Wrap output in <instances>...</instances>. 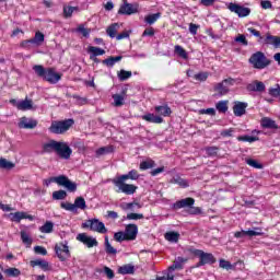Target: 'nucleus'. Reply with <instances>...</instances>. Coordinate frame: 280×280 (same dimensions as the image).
Returning <instances> with one entry per match:
<instances>
[{"label":"nucleus","instance_id":"69168bd1","mask_svg":"<svg viewBox=\"0 0 280 280\" xmlns=\"http://www.w3.org/2000/svg\"><path fill=\"white\" fill-rule=\"evenodd\" d=\"M188 213L189 215H200V213H202V209H200V207L191 206L190 208H188Z\"/></svg>","mask_w":280,"mask_h":280},{"label":"nucleus","instance_id":"aec40b11","mask_svg":"<svg viewBox=\"0 0 280 280\" xmlns=\"http://www.w3.org/2000/svg\"><path fill=\"white\" fill-rule=\"evenodd\" d=\"M187 261H189L188 258L178 256L177 258H175L173 264L168 267V272H174V270H183Z\"/></svg>","mask_w":280,"mask_h":280},{"label":"nucleus","instance_id":"a211bd4d","mask_svg":"<svg viewBox=\"0 0 280 280\" xmlns=\"http://www.w3.org/2000/svg\"><path fill=\"white\" fill-rule=\"evenodd\" d=\"M8 218L11 220V222H21V220H34V217L31 214H27V212L18 211V212H11L8 214Z\"/></svg>","mask_w":280,"mask_h":280},{"label":"nucleus","instance_id":"4c0bfd02","mask_svg":"<svg viewBox=\"0 0 280 280\" xmlns=\"http://www.w3.org/2000/svg\"><path fill=\"white\" fill-rule=\"evenodd\" d=\"M174 52L179 56V58H183L184 60H187V58H189V55L187 54V50H185V48H183V46L180 45H176L174 47Z\"/></svg>","mask_w":280,"mask_h":280},{"label":"nucleus","instance_id":"39448f33","mask_svg":"<svg viewBox=\"0 0 280 280\" xmlns=\"http://www.w3.org/2000/svg\"><path fill=\"white\" fill-rule=\"evenodd\" d=\"M82 229H90V231L101 233L102 235L108 233V230L106 229L104 222L98 221L97 219H90L86 222L82 223Z\"/></svg>","mask_w":280,"mask_h":280},{"label":"nucleus","instance_id":"ea45409f","mask_svg":"<svg viewBox=\"0 0 280 280\" xmlns=\"http://www.w3.org/2000/svg\"><path fill=\"white\" fill-rule=\"evenodd\" d=\"M114 152L113 145L101 147L96 150V156H104V154H110Z\"/></svg>","mask_w":280,"mask_h":280},{"label":"nucleus","instance_id":"c756f323","mask_svg":"<svg viewBox=\"0 0 280 280\" xmlns=\"http://www.w3.org/2000/svg\"><path fill=\"white\" fill-rule=\"evenodd\" d=\"M118 275H135V267L132 264H127L118 268Z\"/></svg>","mask_w":280,"mask_h":280},{"label":"nucleus","instance_id":"2eb2a0df","mask_svg":"<svg viewBox=\"0 0 280 280\" xmlns=\"http://www.w3.org/2000/svg\"><path fill=\"white\" fill-rule=\"evenodd\" d=\"M137 235H139V226H137V224L129 223L125 226V236L128 242H135Z\"/></svg>","mask_w":280,"mask_h":280},{"label":"nucleus","instance_id":"6e6552de","mask_svg":"<svg viewBox=\"0 0 280 280\" xmlns=\"http://www.w3.org/2000/svg\"><path fill=\"white\" fill-rule=\"evenodd\" d=\"M56 154L57 156H59V159H62L63 161H69V159H71V154H73V149L69 147V143L65 141H59Z\"/></svg>","mask_w":280,"mask_h":280},{"label":"nucleus","instance_id":"2f4dec72","mask_svg":"<svg viewBox=\"0 0 280 280\" xmlns=\"http://www.w3.org/2000/svg\"><path fill=\"white\" fill-rule=\"evenodd\" d=\"M213 89H214V92L221 96L226 95V93H229V88L223 82L214 84Z\"/></svg>","mask_w":280,"mask_h":280},{"label":"nucleus","instance_id":"9d476101","mask_svg":"<svg viewBox=\"0 0 280 280\" xmlns=\"http://www.w3.org/2000/svg\"><path fill=\"white\" fill-rule=\"evenodd\" d=\"M10 104L18 108V110H33L34 109V101L30 98H25L23 101H16V98L10 100Z\"/></svg>","mask_w":280,"mask_h":280},{"label":"nucleus","instance_id":"603ef678","mask_svg":"<svg viewBox=\"0 0 280 280\" xmlns=\"http://www.w3.org/2000/svg\"><path fill=\"white\" fill-rule=\"evenodd\" d=\"M112 97L114 100V106L116 107L124 106V95L114 94Z\"/></svg>","mask_w":280,"mask_h":280},{"label":"nucleus","instance_id":"72a5a7b5","mask_svg":"<svg viewBox=\"0 0 280 280\" xmlns=\"http://www.w3.org/2000/svg\"><path fill=\"white\" fill-rule=\"evenodd\" d=\"M215 108L219 113L226 114L229 112V101H219Z\"/></svg>","mask_w":280,"mask_h":280},{"label":"nucleus","instance_id":"49530a36","mask_svg":"<svg viewBox=\"0 0 280 280\" xmlns=\"http://www.w3.org/2000/svg\"><path fill=\"white\" fill-rule=\"evenodd\" d=\"M245 163L249 165V167H254V170H264V164L258 163L257 160L246 159Z\"/></svg>","mask_w":280,"mask_h":280},{"label":"nucleus","instance_id":"09e8293b","mask_svg":"<svg viewBox=\"0 0 280 280\" xmlns=\"http://www.w3.org/2000/svg\"><path fill=\"white\" fill-rule=\"evenodd\" d=\"M14 167H16V164H14V162L8 161L4 158L1 159L2 170H14Z\"/></svg>","mask_w":280,"mask_h":280},{"label":"nucleus","instance_id":"bb28decb","mask_svg":"<svg viewBox=\"0 0 280 280\" xmlns=\"http://www.w3.org/2000/svg\"><path fill=\"white\" fill-rule=\"evenodd\" d=\"M140 174L138 170H131L125 175H120L118 178L121 180H139Z\"/></svg>","mask_w":280,"mask_h":280},{"label":"nucleus","instance_id":"c9c22d12","mask_svg":"<svg viewBox=\"0 0 280 280\" xmlns=\"http://www.w3.org/2000/svg\"><path fill=\"white\" fill-rule=\"evenodd\" d=\"M31 39H33V43H35L36 47H40V45L45 43V34H43L40 31H37L35 33L34 38H31Z\"/></svg>","mask_w":280,"mask_h":280},{"label":"nucleus","instance_id":"9b49d317","mask_svg":"<svg viewBox=\"0 0 280 280\" xmlns=\"http://www.w3.org/2000/svg\"><path fill=\"white\" fill-rule=\"evenodd\" d=\"M228 10H230V12H234L241 19H244L245 16H248L250 14V9L233 2L229 4Z\"/></svg>","mask_w":280,"mask_h":280},{"label":"nucleus","instance_id":"4be33fe9","mask_svg":"<svg viewBox=\"0 0 280 280\" xmlns=\"http://www.w3.org/2000/svg\"><path fill=\"white\" fill-rule=\"evenodd\" d=\"M60 141L57 140H49L48 142L44 143L42 145V151L44 154H51V152H57L58 150V144Z\"/></svg>","mask_w":280,"mask_h":280},{"label":"nucleus","instance_id":"a878e982","mask_svg":"<svg viewBox=\"0 0 280 280\" xmlns=\"http://www.w3.org/2000/svg\"><path fill=\"white\" fill-rule=\"evenodd\" d=\"M154 110L162 117H170L172 115V108L167 105H158L154 107Z\"/></svg>","mask_w":280,"mask_h":280},{"label":"nucleus","instance_id":"0e129e2a","mask_svg":"<svg viewBox=\"0 0 280 280\" xmlns=\"http://www.w3.org/2000/svg\"><path fill=\"white\" fill-rule=\"evenodd\" d=\"M61 209H65L66 211H75V206L74 203L71 202H61L60 203Z\"/></svg>","mask_w":280,"mask_h":280},{"label":"nucleus","instance_id":"412c9836","mask_svg":"<svg viewBox=\"0 0 280 280\" xmlns=\"http://www.w3.org/2000/svg\"><path fill=\"white\" fill-rule=\"evenodd\" d=\"M246 108H248V103L236 101L233 106V114L235 117H243L246 115Z\"/></svg>","mask_w":280,"mask_h":280},{"label":"nucleus","instance_id":"c03bdc74","mask_svg":"<svg viewBox=\"0 0 280 280\" xmlns=\"http://www.w3.org/2000/svg\"><path fill=\"white\" fill-rule=\"evenodd\" d=\"M117 27H119V24L117 23H114L107 27L106 32L109 38L117 37Z\"/></svg>","mask_w":280,"mask_h":280},{"label":"nucleus","instance_id":"20e7f679","mask_svg":"<svg viewBox=\"0 0 280 280\" xmlns=\"http://www.w3.org/2000/svg\"><path fill=\"white\" fill-rule=\"evenodd\" d=\"M249 63L253 66L254 69H266V67H270L272 60L266 57V54L262 51L254 52L249 58Z\"/></svg>","mask_w":280,"mask_h":280},{"label":"nucleus","instance_id":"6ab92c4d","mask_svg":"<svg viewBox=\"0 0 280 280\" xmlns=\"http://www.w3.org/2000/svg\"><path fill=\"white\" fill-rule=\"evenodd\" d=\"M279 43H280V36H276L270 33H267L265 37H262V44L270 45L271 47H275V49H279Z\"/></svg>","mask_w":280,"mask_h":280},{"label":"nucleus","instance_id":"a18cd8bd","mask_svg":"<svg viewBox=\"0 0 280 280\" xmlns=\"http://www.w3.org/2000/svg\"><path fill=\"white\" fill-rule=\"evenodd\" d=\"M105 252L107 255H117V249L108 242V236H105Z\"/></svg>","mask_w":280,"mask_h":280},{"label":"nucleus","instance_id":"338daca9","mask_svg":"<svg viewBox=\"0 0 280 280\" xmlns=\"http://www.w3.org/2000/svg\"><path fill=\"white\" fill-rule=\"evenodd\" d=\"M199 115H211V117H215V108L210 107L207 109H200Z\"/></svg>","mask_w":280,"mask_h":280},{"label":"nucleus","instance_id":"e2e57ef3","mask_svg":"<svg viewBox=\"0 0 280 280\" xmlns=\"http://www.w3.org/2000/svg\"><path fill=\"white\" fill-rule=\"evenodd\" d=\"M143 213L131 212L127 214L126 220H143Z\"/></svg>","mask_w":280,"mask_h":280},{"label":"nucleus","instance_id":"7c9ffc66","mask_svg":"<svg viewBox=\"0 0 280 280\" xmlns=\"http://www.w3.org/2000/svg\"><path fill=\"white\" fill-rule=\"evenodd\" d=\"M153 167H156L154 160L142 161L139 165L140 172H145V170H152Z\"/></svg>","mask_w":280,"mask_h":280},{"label":"nucleus","instance_id":"393cba45","mask_svg":"<svg viewBox=\"0 0 280 280\" xmlns=\"http://www.w3.org/2000/svg\"><path fill=\"white\" fill-rule=\"evenodd\" d=\"M141 119H143V121H148L149 124H163V117L150 113L142 115Z\"/></svg>","mask_w":280,"mask_h":280},{"label":"nucleus","instance_id":"f8f14e48","mask_svg":"<svg viewBox=\"0 0 280 280\" xmlns=\"http://www.w3.org/2000/svg\"><path fill=\"white\" fill-rule=\"evenodd\" d=\"M77 242H81V244H84V246L89 248H93L100 244L97 243V238H93L92 236L86 235V233H79L77 235Z\"/></svg>","mask_w":280,"mask_h":280},{"label":"nucleus","instance_id":"4d7b16f0","mask_svg":"<svg viewBox=\"0 0 280 280\" xmlns=\"http://www.w3.org/2000/svg\"><path fill=\"white\" fill-rule=\"evenodd\" d=\"M34 45H36V44L31 38V39L22 40L21 44H20V47H22L23 49H32V47H34Z\"/></svg>","mask_w":280,"mask_h":280},{"label":"nucleus","instance_id":"1a4fd4ad","mask_svg":"<svg viewBox=\"0 0 280 280\" xmlns=\"http://www.w3.org/2000/svg\"><path fill=\"white\" fill-rule=\"evenodd\" d=\"M139 12V3H129V2H124L119 10L118 14L120 15H126V16H132V14H138Z\"/></svg>","mask_w":280,"mask_h":280},{"label":"nucleus","instance_id":"8fccbe9b","mask_svg":"<svg viewBox=\"0 0 280 280\" xmlns=\"http://www.w3.org/2000/svg\"><path fill=\"white\" fill-rule=\"evenodd\" d=\"M67 198V191L66 190H56L52 192V200H65Z\"/></svg>","mask_w":280,"mask_h":280},{"label":"nucleus","instance_id":"7ed1b4c3","mask_svg":"<svg viewBox=\"0 0 280 280\" xmlns=\"http://www.w3.org/2000/svg\"><path fill=\"white\" fill-rule=\"evenodd\" d=\"M73 124H75V120H73V118H68L65 120H55L51 122L49 131L52 135H65V132H68V130L71 129Z\"/></svg>","mask_w":280,"mask_h":280},{"label":"nucleus","instance_id":"a19ab883","mask_svg":"<svg viewBox=\"0 0 280 280\" xmlns=\"http://www.w3.org/2000/svg\"><path fill=\"white\" fill-rule=\"evenodd\" d=\"M74 209H81V211L86 209V200H84V197H77L74 199Z\"/></svg>","mask_w":280,"mask_h":280},{"label":"nucleus","instance_id":"b1692460","mask_svg":"<svg viewBox=\"0 0 280 280\" xmlns=\"http://www.w3.org/2000/svg\"><path fill=\"white\" fill-rule=\"evenodd\" d=\"M171 185H178L182 187V189H187L189 187V182L179 175L174 176L173 178L170 179Z\"/></svg>","mask_w":280,"mask_h":280},{"label":"nucleus","instance_id":"f257e3e1","mask_svg":"<svg viewBox=\"0 0 280 280\" xmlns=\"http://www.w3.org/2000/svg\"><path fill=\"white\" fill-rule=\"evenodd\" d=\"M33 71L37 78H43L49 84H58L62 80V73L56 72L55 68H44L40 65H35Z\"/></svg>","mask_w":280,"mask_h":280},{"label":"nucleus","instance_id":"ddd939ff","mask_svg":"<svg viewBox=\"0 0 280 280\" xmlns=\"http://www.w3.org/2000/svg\"><path fill=\"white\" fill-rule=\"evenodd\" d=\"M59 187H65L70 192L78 191V184L75 182H71L68 176L60 175L59 177Z\"/></svg>","mask_w":280,"mask_h":280},{"label":"nucleus","instance_id":"423d86ee","mask_svg":"<svg viewBox=\"0 0 280 280\" xmlns=\"http://www.w3.org/2000/svg\"><path fill=\"white\" fill-rule=\"evenodd\" d=\"M55 253L59 261H67L71 257V252L69 250V242L65 241L57 243L55 245Z\"/></svg>","mask_w":280,"mask_h":280},{"label":"nucleus","instance_id":"cd10ccee","mask_svg":"<svg viewBox=\"0 0 280 280\" xmlns=\"http://www.w3.org/2000/svg\"><path fill=\"white\" fill-rule=\"evenodd\" d=\"M88 54H90V58H97V56H104V54H106V50H104V48L90 46L88 48Z\"/></svg>","mask_w":280,"mask_h":280},{"label":"nucleus","instance_id":"e433bc0d","mask_svg":"<svg viewBox=\"0 0 280 280\" xmlns=\"http://www.w3.org/2000/svg\"><path fill=\"white\" fill-rule=\"evenodd\" d=\"M3 272L5 277H13V278L21 277V270L15 267H10L8 269H4Z\"/></svg>","mask_w":280,"mask_h":280},{"label":"nucleus","instance_id":"c85d7f7f","mask_svg":"<svg viewBox=\"0 0 280 280\" xmlns=\"http://www.w3.org/2000/svg\"><path fill=\"white\" fill-rule=\"evenodd\" d=\"M122 58H124L122 56H116V57L110 56V57L102 60V65H105V67L113 68V67H115V63L120 62V60H122Z\"/></svg>","mask_w":280,"mask_h":280},{"label":"nucleus","instance_id":"f3484780","mask_svg":"<svg viewBox=\"0 0 280 280\" xmlns=\"http://www.w3.org/2000/svg\"><path fill=\"white\" fill-rule=\"evenodd\" d=\"M246 91L249 93H264V91H266V84L261 81L254 80L252 83L246 85Z\"/></svg>","mask_w":280,"mask_h":280},{"label":"nucleus","instance_id":"13d9d810","mask_svg":"<svg viewBox=\"0 0 280 280\" xmlns=\"http://www.w3.org/2000/svg\"><path fill=\"white\" fill-rule=\"evenodd\" d=\"M234 40L235 43H241L244 47H248V39H246V35L244 34H238Z\"/></svg>","mask_w":280,"mask_h":280},{"label":"nucleus","instance_id":"f03ea898","mask_svg":"<svg viewBox=\"0 0 280 280\" xmlns=\"http://www.w3.org/2000/svg\"><path fill=\"white\" fill-rule=\"evenodd\" d=\"M188 253L190 255H194L195 257L199 258V261L197 262V268H200L201 266H213L218 259L213 254L211 253H205L202 249H196V248H188Z\"/></svg>","mask_w":280,"mask_h":280},{"label":"nucleus","instance_id":"052dcab7","mask_svg":"<svg viewBox=\"0 0 280 280\" xmlns=\"http://www.w3.org/2000/svg\"><path fill=\"white\" fill-rule=\"evenodd\" d=\"M75 8L73 7H63V18L65 19H71L73 16Z\"/></svg>","mask_w":280,"mask_h":280},{"label":"nucleus","instance_id":"f704fd0d","mask_svg":"<svg viewBox=\"0 0 280 280\" xmlns=\"http://www.w3.org/2000/svg\"><path fill=\"white\" fill-rule=\"evenodd\" d=\"M164 237L167 242H173L176 244L180 238V234L178 232H166Z\"/></svg>","mask_w":280,"mask_h":280},{"label":"nucleus","instance_id":"4468645a","mask_svg":"<svg viewBox=\"0 0 280 280\" xmlns=\"http://www.w3.org/2000/svg\"><path fill=\"white\" fill-rule=\"evenodd\" d=\"M18 126L23 130H34L38 126V120L23 116L20 118Z\"/></svg>","mask_w":280,"mask_h":280},{"label":"nucleus","instance_id":"dca6fc26","mask_svg":"<svg viewBox=\"0 0 280 280\" xmlns=\"http://www.w3.org/2000/svg\"><path fill=\"white\" fill-rule=\"evenodd\" d=\"M194 205H196V199L188 197L173 203V209H175V211H178V209H189L194 207Z\"/></svg>","mask_w":280,"mask_h":280},{"label":"nucleus","instance_id":"864d4df0","mask_svg":"<svg viewBox=\"0 0 280 280\" xmlns=\"http://www.w3.org/2000/svg\"><path fill=\"white\" fill-rule=\"evenodd\" d=\"M114 240H115V242H119V243H121V242H128V238H127V236H126V232H116L115 234H114Z\"/></svg>","mask_w":280,"mask_h":280},{"label":"nucleus","instance_id":"6e6d98bb","mask_svg":"<svg viewBox=\"0 0 280 280\" xmlns=\"http://www.w3.org/2000/svg\"><path fill=\"white\" fill-rule=\"evenodd\" d=\"M207 156H215L220 152L218 147H206L205 149Z\"/></svg>","mask_w":280,"mask_h":280},{"label":"nucleus","instance_id":"5701e85b","mask_svg":"<svg viewBox=\"0 0 280 280\" xmlns=\"http://www.w3.org/2000/svg\"><path fill=\"white\" fill-rule=\"evenodd\" d=\"M261 128H267L269 130H279V125L277 121L272 120L270 117H264L260 120Z\"/></svg>","mask_w":280,"mask_h":280},{"label":"nucleus","instance_id":"37998d69","mask_svg":"<svg viewBox=\"0 0 280 280\" xmlns=\"http://www.w3.org/2000/svg\"><path fill=\"white\" fill-rule=\"evenodd\" d=\"M40 233H54V222L46 221L44 225L39 228Z\"/></svg>","mask_w":280,"mask_h":280},{"label":"nucleus","instance_id":"5fc2aeb1","mask_svg":"<svg viewBox=\"0 0 280 280\" xmlns=\"http://www.w3.org/2000/svg\"><path fill=\"white\" fill-rule=\"evenodd\" d=\"M209 78V72H199L194 75V80H197V82H207Z\"/></svg>","mask_w":280,"mask_h":280},{"label":"nucleus","instance_id":"de8ad7c7","mask_svg":"<svg viewBox=\"0 0 280 280\" xmlns=\"http://www.w3.org/2000/svg\"><path fill=\"white\" fill-rule=\"evenodd\" d=\"M129 78H132V71L120 70L118 72V80H120V82H126Z\"/></svg>","mask_w":280,"mask_h":280},{"label":"nucleus","instance_id":"0eeeda50","mask_svg":"<svg viewBox=\"0 0 280 280\" xmlns=\"http://www.w3.org/2000/svg\"><path fill=\"white\" fill-rule=\"evenodd\" d=\"M115 187H118V191H121L122 194H126V196H132V194H136L138 187L132 184H127L126 179H120L117 177L113 180Z\"/></svg>","mask_w":280,"mask_h":280},{"label":"nucleus","instance_id":"774afa93","mask_svg":"<svg viewBox=\"0 0 280 280\" xmlns=\"http://www.w3.org/2000/svg\"><path fill=\"white\" fill-rule=\"evenodd\" d=\"M34 252L36 253V255H43V256L47 255V249L43 246H38V245L35 246Z\"/></svg>","mask_w":280,"mask_h":280},{"label":"nucleus","instance_id":"bf43d9fd","mask_svg":"<svg viewBox=\"0 0 280 280\" xmlns=\"http://www.w3.org/2000/svg\"><path fill=\"white\" fill-rule=\"evenodd\" d=\"M219 266L223 268V270H233V265L231 264V261L225 259H221L219 261Z\"/></svg>","mask_w":280,"mask_h":280},{"label":"nucleus","instance_id":"58836bf2","mask_svg":"<svg viewBox=\"0 0 280 280\" xmlns=\"http://www.w3.org/2000/svg\"><path fill=\"white\" fill-rule=\"evenodd\" d=\"M160 19H161V12H158V13L147 15L144 18V21L149 25H154V23H156V21L160 20Z\"/></svg>","mask_w":280,"mask_h":280},{"label":"nucleus","instance_id":"79ce46f5","mask_svg":"<svg viewBox=\"0 0 280 280\" xmlns=\"http://www.w3.org/2000/svg\"><path fill=\"white\" fill-rule=\"evenodd\" d=\"M237 141H243V142H247V143H255V141H259V137L257 136H238Z\"/></svg>","mask_w":280,"mask_h":280},{"label":"nucleus","instance_id":"473e14b6","mask_svg":"<svg viewBox=\"0 0 280 280\" xmlns=\"http://www.w3.org/2000/svg\"><path fill=\"white\" fill-rule=\"evenodd\" d=\"M31 266L32 268H36V266H39L42 270H48L49 269V262L43 259H36V260H31Z\"/></svg>","mask_w":280,"mask_h":280},{"label":"nucleus","instance_id":"680f3d73","mask_svg":"<svg viewBox=\"0 0 280 280\" xmlns=\"http://www.w3.org/2000/svg\"><path fill=\"white\" fill-rule=\"evenodd\" d=\"M77 32L82 34V36H84V38H89V35L91 34V30L90 28H84V25H79L78 28H77Z\"/></svg>","mask_w":280,"mask_h":280},{"label":"nucleus","instance_id":"3c124183","mask_svg":"<svg viewBox=\"0 0 280 280\" xmlns=\"http://www.w3.org/2000/svg\"><path fill=\"white\" fill-rule=\"evenodd\" d=\"M20 235L23 244H26V246H32V238L30 237V234H27V232L21 231Z\"/></svg>","mask_w":280,"mask_h":280}]
</instances>
